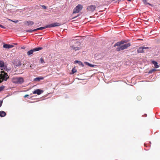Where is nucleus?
<instances>
[{"instance_id":"obj_1","label":"nucleus","mask_w":160,"mask_h":160,"mask_svg":"<svg viewBox=\"0 0 160 160\" xmlns=\"http://www.w3.org/2000/svg\"><path fill=\"white\" fill-rule=\"evenodd\" d=\"M13 83L17 84H21L24 82V79L22 77H13L12 79Z\"/></svg>"},{"instance_id":"obj_2","label":"nucleus","mask_w":160,"mask_h":160,"mask_svg":"<svg viewBox=\"0 0 160 160\" xmlns=\"http://www.w3.org/2000/svg\"><path fill=\"white\" fill-rule=\"evenodd\" d=\"M130 46L131 43L130 42H129L118 47L117 48L116 50L118 51L122 50L124 49H127L128 47Z\"/></svg>"},{"instance_id":"obj_3","label":"nucleus","mask_w":160,"mask_h":160,"mask_svg":"<svg viewBox=\"0 0 160 160\" xmlns=\"http://www.w3.org/2000/svg\"><path fill=\"white\" fill-rule=\"evenodd\" d=\"M82 8L83 7L82 5L78 4L74 9L72 14L78 13L82 10Z\"/></svg>"},{"instance_id":"obj_4","label":"nucleus","mask_w":160,"mask_h":160,"mask_svg":"<svg viewBox=\"0 0 160 160\" xmlns=\"http://www.w3.org/2000/svg\"><path fill=\"white\" fill-rule=\"evenodd\" d=\"M61 25L60 23L58 22H55L54 23H52L51 24L47 25L46 26V28H50L55 27H57L60 26Z\"/></svg>"},{"instance_id":"obj_5","label":"nucleus","mask_w":160,"mask_h":160,"mask_svg":"<svg viewBox=\"0 0 160 160\" xmlns=\"http://www.w3.org/2000/svg\"><path fill=\"white\" fill-rule=\"evenodd\" d=\"M96 8V7L95 5H91L87 7V10L89 12H93Z\"/></svg>"},{"instance_id":"obj_6","label":"nucleus","mask_w":160,"mask_h":160,"mask_svg":"<svg viewBox=\"0 0 160 160\" xmlns=\"http://www.w3.org/2000/svg\"><path fill=\"white\" fill-rule=\"evenodd\" d=\"M149 48L148 47H140L137 50V52L138 53L144 52V49H148Z\"/></svg>"},{"instance_id":"obj_7","label":"nucleus","mask_w":160,"mask_h":160,"mask_svg":"<svg viewBox=\"0 0 160 160\" xmlns=\"http://www.w3.org/2000/svg\"><path fill=\"white\" fill-rule=\"evenodd\" d=\"M2 72H3L4 74L1 73L0 75V77L3 80H6L8 78V75L7 73H5L3 71Z\"/></svg>"},{"instance_id":"obj_8","label":"nucleus","mask_w":160,"mask_h":160,"mask_svg":"<svg viewBox=\"0 0 160 160\" xmlns=\"http://www.w3.org/2000/svg\"><path fill=\"white\" fill-rule=\"evenodd\" d=\"M13 64L17 67L20 66L22 64L20 60L16 59L13 62Z\"/></svg>"},{"instance_id":"obj_9","label":"nucleus","mask_w":160,"mask_h":160,"mask_svg":"<svg viewBox=\"0 0 160 160\" xmlns=\"http://www.w3.org/2000/svg\"><path fill=\"white\" fill-rule=\"evenodd\" d=\"M127 41L126 40L124 41H121L120 42H118L116 43L114 45V47H116V46H118L119 47L121 45H122V44H123L124 43H126Z\"/></svg>"},{"instance_id":"obj_10","label":"nucleus","mask_w":160,"mask_h":160,"mask_svg":"<svg viewBox=\"0 0 160 160\" xmlns=\"http://www.w3.org/2000/svg\"><path fill=\"white\" fill-rule=\"evenodd\" d=\"M43 92V91L40 90L39 89H37L35 90L32 92V93L34 94H37L38 95H39L41 94Z\"/></svg>"},{"instance_id":"obj_11","label":"nucleus","mask_w":160,"mask_h":160,"mask_svg":"<svg viewBox=\"0 0 160 160\" xmlns=\"http://www.w3.org/2000/svg\"><path fill=\"white\" fill-rule=\"evenodd\" d=\"M13 47L14 46L13 45L8 44H4L3 45V47L4 48L8 49L13 48Z\"/></svg>"},{"instance_id":"obj_12","label":"nucleus","mask_w":160,"mask_h":160,"mask_svg":"<svg viewBox=\"0 0 160 160\" xmlns=\"http://www.w3.org/2000/svg\"><path fill=\"white\" fill-rule=\"evenodd\" d=\"M24 23L25 24L28 25V26L32 25L34 24V22L30 21H26Z\"/></svg>"},{"instance_id":"obj_13","label":"nucleus","mask_w":160,"mask_h":160,"mask_svg":"<svg viewBox=\"0 0 160 160\" xmlns=\"http://www.w3.org/2000/svg\"><path fill=\"white\" fill-rule=\"evenodd\" d=\"M44 79V78L42 77H40L35 78L34 81H39L40 80H43Z\"/></svg>"},{"instance_id":"obj_14","label":"nucleus","mask_w":160,"mask_h":160,"mask_svg":"<svg viewBox=\"0 0 160 160\" xmlns=\"http://www.w3.org/2000/svg\"><path fill=\"white\" fill-rule=\"evenodd\" d=\"M152 63L154 65L155 68H159V66L158 65V63L157 62L154 61H152Z\"/></svg>"},{"instance_id":"obj_15","label":"nucleus","mask_w":160,"mask_h":160,"mask_svg":"<svg viewBox=\"0 0 160 160\" xmlns=\"http://www.w3.org/2000/svg\"><path fill=\"white\" fill-rule=\"evenodd\" d=\"M46 28V26H45V27H40V28H38L37 29H34L33 30V31H37L38 30H42V29H45Z\"/></svg>"},{"instance_id":"obj_16","label":"nucleus","mask_w":160,"mask_h":160,"mask_svg":"<svg viewBox=\"0 0 160 160\" xmlns=\"http://www.w3.org/2000/svg\"><path fill=\"white\" fill-rule=\"evenodd\" d=\"M42 49V47H38L33 48V50L34 52H36L41 50Z\"/></svg>"},{"instance_id":"obj_17","label":"nucleus","mask_w":160,"mask_h":160,"mask_svg":"<svg viewBox=\"0 0 160 160\" xmlns=\"http://www.w3.org/2000/svg\"><path fill=\"white\" fill-rule=\"evenodd\" d=\"M6 115V113L4 111H0V116L3 117L5 116Z\"/></svg>"},{"instance_id":"obj_18","label":"nucleus","mask_w":160,"mask_h":160,"mask_svg":"<svg viewBox=\"0 0 160 160\" xmlns=\"http://www.w3.org/2000/svg\"><path fill=\"white\" fill-rule=\"evenodd\" d=\"M34 51L33 49H31L27 53L28 55H30L33 53Z\"/></svg>"},{"instance_id":"obj_19","label":"nucleus","mask_w":160,"mask_h":160,"mask_svg":"<svg viewBox=\"0 0 160 160\" xmlns=\"http://www.w3.org/2000/svg\"><path fill=\"white\" fill-rule=\"evenodd\" d=\"M77 71V69H76L75 67H74L72 68V72H71V74H73L74 73L76 72Z\"/></svg>"},{"instance_id":"obj_20","label":"nucleus","mask_w":160,"mask_h":160,"mask_svg":"<svg viewBox=\"0 0 160 160\" xmlns=\"http://www.w3.org/2000/svg\"><path fill=\"white\" fill-rule=\"evenodd\" d=\"M71 49L73 51L74 50L75 51H76L77 50H79V48L78 47H72V48Z\"/></svg>"},{"instance_id":"obj_21","label":"nucleus","mask_w":160,"mask_h":160,"mask_svg":"<svg viewBox=\"0 0 160 160\" xmlns=\"http://www.w3.org/2000/svg\"><path fill=\"white\" fill-rule=\"evenodd\" d=\"M86 63L87 65L89 66H90V67H93L94 66H96L95 65H92V64H90L88 62H86Z\"/></svg>"},{"instance_id":"obj_22","label":"nucleus","mask_w":160,"mask_h":160,"mask_svg":"<svg viewBox=\"0 0 160 160\" xmlns=\"http://www.w3.org/2000/svg\"><path fill=\"white\" fill-rule=\"evenodd\" d=\"M157 71V70H156V69H152L149 70V71L148 72V73H152L153 72H154V71Z\"/></svg>"},{"instance_id":"obj_23","label":"nucleus","mask_w":160,"mask_h":160,"mask_svg":"<svg viewBox=\"0 0 160 160\" xmlns=\"http://www.w3.org/2000/svg\"><path fill=\"white\" fill-rule=\"evenodd\" d=\"M4 62L2 61H0V67H4Z\"/></svg>"},{"instance_id":"obj_24","label":"nucleus","mask_w":160,"mask_h":160,"mask_svg":"<svg viewBox=\"0 0 160 160\" xmlns=\"http://www.w3.org/2000/svg\"><path fill=\"white\" fill-rule=\"evenodd\" d=\"M143 2L145 4H148L149 5L152 6V5L149 3H148L147 2V1L146 0H143Z\"/></svg>"},{"instance_id":"obj_25","label":"nucleus","mask_w":160,"mask_h":160,"mask_svg":"<svg viewBox=\"0 0 160 160\" xmlns=\"http://www.w3.org/2000/svg\"><path fill=\"white\" fill-rule=\"evenodd\" d=\"M79 65H81V66H82L83 67L84 66V65L80 61H79V62H78V63Z\"/></svg>"},{"instance_id":"obj_26","label":"nucleus","mask_w":160,"mask_h":160,"mask_svg":"<svg viewBox=\"0 0 160 160\" xmlns=\"http://www.w3.org/2000/svg\"><path fill=\"white\" fill-rule=\"evenodd\" d=\"M34 32L33 30H32L31 29L28 30L26 31L25 32Z\"/></svg>"},{"instance_id":"obj_27","label":"nucleus","mask_w":160,"mask_h":160,"mask_svg":"<svg viewBox=\"0 0 160 160\" xmlns=\"http://www.w3.org/2000/svg\"><path fill=\"white\" fill-rule=\"evenodd\" d=\"M40 62L41 63H45V62L43 60V59L42 58H41L40 59Z\"/></svg>"},{"instance_id":"obj_28","label":"nucleus","mask_w":160,"mask_h":160,"mask_svg":"<svg viewBox=\"0 0 160 160\" xmlns=\"http://www.w3.org/2000/svg\"><path fill=\"white\" fill-rule=\"evenodd\" d=\"M137 99L138 100V101H140L142 99V97L141 96H138L137 97Z\"/></svg>"},{"instance_id":"obj_29","label":"nucleus","mask_w":160,"mask_h":160,"mask_svg":"<svg viewBox=\"0 0 160 160\" xmlns=\"http://www.w3.org/2000/svg\"><path fill=\"white\" fill-rule=\"evenodd\" d=\"M4 88V86H2L1 87H0V92L2 91L3 90V89Z\"/></svg>"},{"instance_id":"obj_30","label":"nucleus","mask_w":160,"mask_h":160,"mask_svg":"<svg viewBox=\"0 0 160 160\" xmlns=\"http://www.w3.org/2000/svg\"><path fill=\"white\" fill-rule=\"evenodd\" d=\"M8 20L9 21H12V22H14L15 23L18 22V20H16L15 21H14L12 20H11L10 19H8Z\"/></svg>"},{"instance_id":"obj_31","label":"nucleus","mask_w":160,"mask_h":160,"mask_svg":"<svg viewBox=\"0 0 160 160\" xmlns=\"http://www.w3.org/2000/svg\"><path fill=\"white\" fill-rule=\"evenodd\" d=\"M42 7L44 9H46L47 8L45 6H44V5H42Z\"/></svg>"},{"instance_id":"obj_32","label":"nucleus","mask_w":160,"mask_h":160,"mask_svg":"<svg viewBox=\"0 0 160 160\" xmlns=\"http://www.w3.org/2000/svg\"><path fill=\"white\" fill-rule=\"evenodd\" d=\"M2 101L0 100V107L2 105Z\"/></svg>"},{"instance_id":"obj_33","label":"nucleus","mask_w":160,"mask_h":160,"mask_svg":"<svg viewBox=\"0 0 160 160\" xmlns=\"http://www.w3.org/2000/svg\"><path fill=\"white\" fill-rule=\"evenodd\" d=\"M0 27L2 28H5L3 26L0 24Z\"/></svg>"},{"instance_id":"obj_34","label":"nucleus","mask_w":160,"mask_h":160,"mask_svg":"<svg viewBox=\"0 0 160 160\" xmlns=\"http://www.w3.org/2000/svg\"><path fill=\"white\" fill-rule=\"evenodd\" d=\"M78 62H79L78 61L76 60L75 61H74V63H78Z\"/></svg>"},{"instance_id":"obj_35","label":"nucleus","mask_w":160,"mask_h":160,"mask_svg":"<svg viewBox=\"0 0 160 160\" xmlns=\"http://www.w3.org/2000/svg\"><path fill=\"white\" fill-rule=\"evenodd\" d=\"M28 96H29V95H28V94L26 95H25V96H24V98H26V97H28Z\"/></svg>"},{"instance_id":"obj_36","label":"nucleus","mask_w":160,"mask_h":160,"mask_svg":"<svg viewBox=\"0 0 160 160\" xmlns=\"http://www.w3.org/2000/svg\"><path fill=\"white\" fill-rule=\"evenodd\" d=\"M32 68V67L31 65H30V66H29L28 68Z\"/></svg>"},{"instance_id":"obj_37","label":"nucleus","mask_w":160,"mask_h":160,"mask_svg":"<svg viewBox=\"0 0 160 160\" xmlns=\"http://www.w3.org/2000/svg\"><path fill=\"white\" fill-rule=\"evenodd\" d=\"M78 16H76L74 17H72V19H74L76 17H77Z\"/></svg>"},{"instance_id":"obj_38","label":"nucleus","mask_w":160,"mask_h":160,"mask_svg":"<svg viewBox=\"0 0 160 160\" xmlns=\"http://www.w3.org/2000/svg\"><path fill=\"white\" fill-rule=\"evenodd\" d=\"M128 1H131L132 0H127Z\"/></svg>"},{"instance_id":"obj_39","label":"nucleus","mask_w":160,"mask_h":160,"mask_svg":"<svg viewBox=\"0 0 160 160\" xmlns=\"http://www.w3.org/2000/svg\"><path fill=\"white\" fill-rule=\"evenodd\" d=\"M23 66H24L25 65V63L23 64Z\"/></svg>"},{"instance_id":"obj_40","label":"nucleus","mask_w":160,"mask_h":160,"mask_svg":"<svg viewBox=\"0 0 160 160\" xmlns=\"http://www.w3.org/2000/svg\"><path fill=\"white\" fill-rule=\"evenodd\" d=\"M159 18L160 19V18Z\"/></svg>"}]
</instances>
